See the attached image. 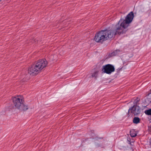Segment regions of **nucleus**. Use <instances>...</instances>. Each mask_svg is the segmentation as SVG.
<instances>
[{
    "label": "nucleus",
    "mask_w": 151,
    "mask_h": 151,
    "mask_svg": "<svg viewBox=\"0 0 151 151\" xmlns=\"http://www.w3.org/2000/svg\"><path fill=\"white\" fill-rule=\"evenodd\" d=\"M150 94L151 93V89L150 90Z\"/></svg>",
    "instance_id": "4468645a"
},
{
    "label": "nucleus",
    "mask_w": 151,
    "mask_h": 151,
    "mask_svg": "<svg viewBox=\"0 0 151 151\" xmlns=\"http://www.w3.org/2000/svg\"><path fill=\"white\" fill-rule=\"evenodd\" d=\"M150 145H151V141H150Z\"/></svg>",
    "instance_id": "2eb2a0df"
},
{
    "label": "nucleus",
    "mask_w": 151,
    "mask_h": 151,
    "mask_svg": "<svg viewBox=\"0 0 151 151\" xmlns=\"http://www.w3.org/2000/svg\"><path fill=\"white\" fill-rule=\"evenodd\" d=\"M139 99L138 98H137L136 99H135L134 102V105H137L138 104L139 102Z\"/></svg>",
    "instance_id": "ddd939ff"
},
{
    "label": "nucleus",
    "mask_w": 151,
    "mask_h": 151,
    "mask_svg": "<svg viewBox=\"0 0 151 151\" xmlns=\"http://www.w3.org/2000/svg\"><path fill=\"white\" fill-rule=\"evenodd\" d=\"M140 119L138 117H134L133 120V122L134 124H138L139 122Z\"/></svg>",
    "instance_id": "1a4fd4ad"
},
{
    "label": "nucleus",
    "mask_w": 151,
    "mask_h": 151,
    "mask_svg": "<svg viewBox=\"0 0 151 151\" xmlns=\"http://www.w3.org/2000/svg\"><path fill=\"white\" fill-rule=\"evenodd\" d=\"M130 135L132 137H134L137 135V134L134 131H130Z\"/></svg>",
    "instance_id": "9d476101"
},
{
    "label": "nucleus",
    "mask_w": 151,
    "mask_h": 151,
    "mask_svg": "<svg viewBox=\"0 0 151 151\" xmlns=\"http://www.w3.org/2000/svg\"><path fill=\"white\" fill-rule=\"evenodd\" d=\"M99 71L98 70L96 69L93 70L91 73L92 77L96 78L98 76Z\"/></svg>",
    "instance_id": "0eeeda50"
},
{
    "label": "nucleus",
    "mask_w": 151,
    "mask_h": 151,
    "mask_svg": "<svg viewBox=\"0 0 151 151\" xmlns=\"http://www.w3.org/2000/svg\"><path fill=\"white\" fill-rule=\"evenodd\" d=\"M14 106L17 108L19 109L23 103V100L20 97L17 96L13 98L12 99Z\"/></svg>",
    "instance_id": "39448f33"
},
{
    "label": "nucleus",
    "mask_w": 151,
    "mask_h": 151,
    "mask_svg": "<svg viewBox=\"0 0 151 151\" xmlns=\"http://www.w3.org/2000/svg\"><path fill=\"white\" fill-rule=\"evenodd\" d=\"M140 108L137 105H134L132 107L129 108L128 112H131L134 115H137L140 113Z\"/></svg>",
    "instance_id": "423d86ee"
},
{
    "label": "nucleus",
    "mask_w": 151,
    "mask_h": 151,
    "mask_svg": "<svg viewBox=\"0 0 151 151\" xmlns=\"http://www.w3.org/2000/svg\"><path fill=\"white\" fill-rule=\"evenodd\" d=\"M117 34L115 29L114 30H101L95 34L94 39L97 42L102 43L104 41L111 38Z\"/></svg>",
    "instance_id": "f03ea898"
},
{
    "label": "nucleus",
    "mask_w": 151,
    "mask_h": 151,
    "mask_svg": "<svg viewBox=\"0 0 151 151\" xmlns=\"http://www.w3.org/2000/svg\"><path fill=\"white\" fill-rule=\"evenodd\" d=\"M102 70L104 73L110 74L114 71L115 68L113 65L108 64L103 66Z\"/></svg>",
    "instance_id": "20e7f679"
},
{
    "label": "nucleus",
    "mask_w": 151,
    "mask_h": 151,
    "mask_svg": "<svg viewBox=\"0 0 151 151\" xmlns=\"http://www.w3.org/2000/svg\"><path fill=\"white\" fill-rule=\"evenodd\" d=\"M28 108L27 106L25 105L22 103L19 109L23 111H26L28 109Z\"/></svg>",
    "instance_id": "6e6552de"
},
{
    "label": "nucleus",
    "mask_w": 151,
    "mask_h": 151,
    "mask_svg": "<svg viewBox=\"0 0 151 151\" xmlns=\"http://www.w3.org/2000/svg\"><path fill=\"white\" fill-rule=\"evenodd\" d=\"M145 113L148 115H151V109L146 110L145 111Z\"/></svg>",
    "instance_id": "f8f14e48"
},
{
    "label": "nucleus",
    "mask_w": 151,
    "mask_h": 151,
    "mask_svg": "<svg viewBox=\"0 0 151 151\" xmlns=\"http://www.w3.org/2000/svg\"><path fill=\"white\" fill-rule=\"evenodd\" d=\"M1 0H0V1H1Z\"/></svg>",
    "instance_id": "dca6fc26"
},
{
    "label": "nucleus",
    "mask_w": 151,
    "mask_h": 151,
    "mask_svg": "<svg viewBox=\"0 0 151 151\" xmlns=\"http://www.w3.org/2000/svg\"><path fill=\"white\" fill-rule=\"evenodd\" d=\"M45 59H40L29 68L28 70L29 74L34 76L37 75L47 65Z\"/></svg>",
    "instance_id": "7ed1b4c3"
},
{
    "label": "nucleus",
    "mask_w": 151,
    "mask_h": 151,
    "mask_svg": "<svg viewBox=\"0 0 151 151\" xmlns=\"http://www.w3.org/2000/svg\"><path fill=\"white\" fill-rule=\"evenodd\" d=\"M134 17L133 12H130L126 16L125 19H121L115 26V29L118 34L120 35L125 32V30L132 22Z\"/></svg>",
    "instance_id": "f257e3e1"
},
{
    "label": "nucleus",
    "mask_w": 151,
    "mask_h": 151,
    "mask_svg": "<svg viewBox=\"0 0 151 151\" xmlns=\"http://www.w3.org/2000/svg\"><path fill=\"white\" fill-rule=\"evenodd\" d=\"M26 77L25 78H23L22 79V81L23 82L26 81L29 79L30 77L29 74L26 75Z\"/></svg>",
    "instance_id": "9b49d317"
}]
</instances>
